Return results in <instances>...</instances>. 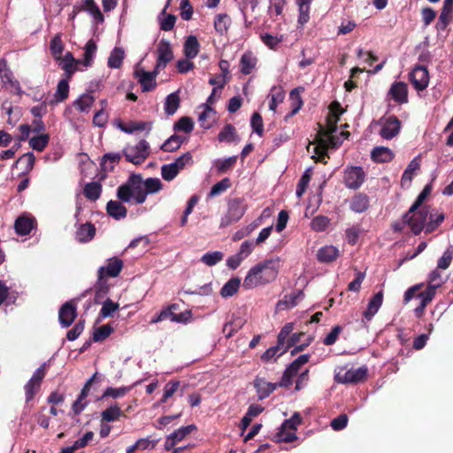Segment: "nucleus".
I'll return each mask as SVG.
<instances>
[{
	"mask_svg": "<svg viewBox=\"0 0 453 453\" xmlns=\"http://www.w3.org/2000/svg\"><path fill=\"white\" fill-rule=\"evenodd\" d=\"M280 259L278 257L261 261L252 266L245 276L242 287L253 289L273 282L280 272Z\"/></svg>",
	"mask_w": 453,
	"mask_h": 453,
	"instance_id": "nucleus-1",
	"label": "nucleus"
},
{
	"mask_svg": "<svg viewBox=\"0 0 453 453\" xmlns=\"http://www.w3.org/2000/svg\"><path fill=\"white\" fill-rule=\"evenodd\" d=\"M117 197L123 203H129L134 198L135 203H143L147 197V192L141 174L132 173L127 182L118 188Z\"/></svg>",
	"mask_w": 453,
	"mask_h": 453,
	"instance_id": "nucleus-2",
	"label": "nucleus"
},
{
	"mask_svg": "<svg viewBox=\"0 0 453 453\" xmlns=\"http://www.w3.org/2000/svg\"><path fill=\"white\" fill-rule=\"evenodd\" d=\"M247 211L243 197H234L227 201V212L220 220V227H226L240 220Z\"/></svg>",
	"mask_w": 453,
	"mask_h": 453,
	"instance_id": "nucleus-3",
	"label": "nucleus"
},
{
	"mask_svg": "<svg viewBox=\"0 0 453 453\" xmlns=\"http://www.w3.org/2000/svg\"><path fill=\"white\" fill-rule=\"evenodd\" d=\"M429 214L428 207L418 208L414 212H409V211L403 215V221L409 226L411 232L418 235L422 230L426 229V220Z\"/></svg>",
	"mask_w": 453,
	"mask_h": 453,
	"instance_id": "nucleus-4",
	"label": "nucleus"
},
{
	"mask_svg": "<svg viewBox=\"0 0 453 453\" xmlns=\"http://www.w3.org/2000/svg\"><path fill=\"white\" fill-rule=\"evenodd\" d=\"M311 358L309 354L299 356L292 363H290L285 369L279 386L282 388H288L293 383V378L297 375L302 365L307 364Z\"/></svg>",
	"mask_w": 453,
	"mask_h": 453,
	"instance_id": "nucleus-5",
	"label": "nucleus"
},
{
	"mask_svg": "<svg viewBox=\"0 0 453 453\" xmlns=\"http://www.w3.org/2000/svg\"><path fill=\"white\" fill-rule=\"evenodd\" d=\"M368 375V369L366 366H362L357 369H349L343 373L337 372L334 375V380L340 384H357L366 380Z\"/></svg>",
	"mask_w": 453,
	"mask_h": 453,
	"instance_id": "nucleus-6",
	"label": "nucleus"
},
{
	"mask_svg": "<svg viewBox=\"0 0 453 453\" xmlns=\"http://www.w3.org/2000/svg\"><path fill=\"white\" fill-rule=\"evenodd\" d=\"M344 185L349 189H358L365 182L366 174L361 166H348L343 173Z\"/></svg>",
	"mask_w": 453,
	"mask_h": 453,
	"instance_id": "nucleus-7",
	"label": "nucleus"
},
{
	"mask_svg": "<svg viewBox=\"0 0 453 453\" xmlns=\"http://www.w3.org/2000/svg\"><path fill=\"white\" fill-rule=\"evenodd\" d=\"M81 297L72 299L61 305L58 311V320L62 327L70 326L77 318V302Z\"/></svg>",
	"mask_w": 453,
	"mask_h": 453,
	"instance_id": "nucleus-8",
	"label": "nucleus"
},
{
	"mask_svg": "<svg viewBox=\"0 0 453 453\" xmlns=\"http://www.w3.org/2000/svg\"><path fill=\"white\" fill-rule=\"evenodd\" d=\"M379 123L382 126L380 135L386 140H391L400 132L401 122L395 115H391L388 118H381Z\"/></svg>",
	"mask_w": 453,
	"mask_h": 453,
	"instance_id": "nucleus-9",
	"label": "nucleus"
},
{
	"mask_svg": "<svg viewBox=\"0 0 453 453\" xmlns=\"http://www.w3.org/2000/svg\"><path fill=\"white\" fill-rule=\"evenodd\" d=\"M410 81L418 91L426 89L429 83V73L426 66L416 65L410 73Z\"/></svg>",
	"mask_w": 453,
	"mask_h": 453,
	"instance_id": "nucleus-10",
	"label": "nucleus"
},
{
	"mask_svg": "<svg viewBox=\"0 0 453 453\" xmlns=\"http://www.w3.org/2000/svg\"><path fill=\"white\" fill-rule=\"evenodd\" d=\"M157 61L158 67H166L173 59V51L171 43L166 39H161L157 48Z\"/></svg>",
	"mask_w": 453,
	"mask_h": 453,
	"instance_id": "nucleus-11",
	"label": "nucleus"
},
{
	"mask_svg": "<svg viewBox=\"0 0 453 453\" xmlns=\"http://www.w3.org/2000/svg\"><path fill=\"white\" fill-rule=\"evenodd\" d=\"M123 269V261L119 257H111L108 259L106 266H101L97 271V276L100 279L106 277L115 278L119 275Z\"/></svg>",
	"mask_w": 453,
	"mask_h": 453,
	"instance_id": "nucleus-12",
	"label": "nucleus"
},
{
	"mask_svg": "<svg viewBox=\"0 0 453 453\" xmlns=\"http://www.w3.org/2000/svg\"><path fill=\"white\" fill-rule=\"evenodd\" d=\"M195 425H189L187 426H181L180 428L175 430L170 435H168L165 439L164 448L166 451L172 450L177 442L182 441L186 436H188L192 431L196 429Z\"/></svg>",
	"mask_w": 453,
	"mask_h": 453,
	"instance_id": "nucleus-13",
	"label": "nucleus"
},
{
	"mask_svg": "<svg viewBox=\"0 0 453 453\" xmlns=\"http://www.w3.org/2000/svg\"><path fill=\"white\" fill-rule=\"evenodd\" d=\"M388 95L398 104L408 103V85L403 81H395L392 83Z\"/></svg>",
	"mask_w": 453,
	"mask_h": 453,
	"instance_id": "nucleus-14",
	"label": "nucleus"
},
{
	"mask_svg": "<svg viewBox=\"0 0 453 453\" xmlns=\"http://www.w3.org/2000/svg\"><path fill=\"white\" fill-rule=\"evenodd\" d=\"M258 399L268 397L279 386V383L267 382L264 378L257 376L253 381Z\"/></svg>",
	"mask_w": 453,
	"mask_h": 453,
	"instance_id": "nucleus-15",
	"label": "nucleus"
},
{
	"mask_svg": "<svg viewBox=\"0 0 453 453\" xmlns=\"http://www.w3.org/2000/svg\"><path fill=\"white\" fill-rule=\"evenodd\" d=\"M134 76L138 80L142 92H150L156 88V80L144 69H135Z\"/></svg>",
	"mask_w": 453,
	"mask_h": 453,
	"instance_id": "nucleus-16",
	"label": "nucleus"
},
{
	"mask_svg": "<svg viewBox=\"0 0 453 453\" xmlns=\"http://www.w3.org/2000/svg\"><path fill=\"white\" fill-rule=\"evenodd\" d=\"M0 79L3 83L9 84L11 87L16 88L18 95H21L22 90L19 84L13 79L12 72L8 66L7 61L4 58L0 59Z\"/></svg>",
	"mask_w": 453,
	"mask_h": 453,
	"instance_id": "nucleus-17",
	"label": "nucleus"
},
{
	"mask_svg": "<svg viewBox=\"0 0 453 453\" xmlns=\"http://www.w3.org/2000/svg\"><path fill=\"white\" fill-rule=\"evenodd\" d=\"M370 206L369 196L365 193H356L349 200V209L356 213H362Z\"/></svg>",
	"mask_w": 453,
	"mask_h": 453,
	"instance_id": "nucleus-18",
	"label": "nucleus"
},
{
	"mask_svg": "<svg viewBox=\"0 0 453 453\" xmlns=\"http://www.w3.org/2000/svg\"><path fill=\"white\" fill-rule=\"evenodd\" d=\"M383 291L376 293L369 301L366 310L363 312V317L366 321H370L378 312L382 305Z\"/></svg>",
	"mask_w": 453,
	"mask_h": 453,
	"instance_id": "nucleus-19",
	"label": "nucleus"
},
{
	"mask_svg": "<svg viewBox=\"0 0 453 453\" xmlns=\"http://www.w3.org/2000/svg\"><path fill=\"white\" fill-rule=\"evenodd\" d=\"M121 417L127 418V415L123 410H121L119 405L115 403L101 412V422H115L118 421Z\"/></svg>",
	"mask_w": 453,
	"mask_h": 453,
	"instance_id": "nucleus-20",
	"label": "nucleus"
},
{
	"mask_svg": "<svg viewBox=\"0 0 453 453\" xmlns=\"http://www.w3.org/2000/svg\"><path fill=\"white\" fill-rule=\"evenodd\" d=\"M96 231V227L92 223L81 224L76 230L75 238L81 243L88 242L95 237Z\"/></svg>",
	"mask_w": 453,
	"mask_h": 453,
	"instance_id": "nucleus-21",
	"label": "nucleus"
},
{
	"mask_svg": "<svg viewBox=\"0 0 453 453\" xmlns=\"http://www.w3.org/2000/svg\"><path fill=\"white\" fill-rule=\"evenodd\" d=\"M141 383H142V380H137L131 386H122L119 388L109 387L104 391V393L101 396V399H105L108 397L117 399V398L122 397L125 395H127L128 392H130L134 387H136L137 385H139Z\"/></svg>",
	"mask_w": 453,
	"mask_h": 453,
	"instance_id": "nucleus-22",
	"label": "nucleus"
},
{
	"mask_svg": "<svg viewBox=\"0 0 453 453\" xmlns=\"http://www.w3.org/2000/svg\"><path fill=\"white\" fill-rule=\"evenodd\" d=\"M303 91V87H297L290 91L289 99L291 101V111L286 116V119L293 117L302 108L303 102L301 97V93Z\"/></svg>",
	"mask_w": 453,
	"mask_h": 453,
	"instance_id": "nucleus-23",
	"label": "nucleus"
},
{
	"mask_svg": "<svg viewBox=\"0 0 453 453\" xmlns=\"http://www.w3.org/2000/svg\"><path fill=\"white\" fill-rule=\"evenodd\" d=\"M106 211L114 219L119 220L127 217V208L119 201L111 200L106 204Z\"/></svg>",
	"mask_w": 453,
	"mask_h": 453,
	"instance_id": "nucleus-24",
	"label": "nucleus"
},
{
	"mask_svg": "<svg viewBox=\"0 0 453 453\" xmlns=\"http://www.w3.org/2000/svg\"><path fill=\"white\" fill-rule=\"evenodd\" d=\"M339 257V250L336 247L326 245L320 248L317 253V258L321 263H331Z\"/></svg>",
	"mask_w": 453,
	"mask_h": 453,
	"instance_id": "nucleus-25",
	"label": "nucleus"
},
{
	"mask_svg": "<svg viewBox=\"0 0 453 453\" xmlns=\"http://www.w3.org/2000/svg\"><path fill=\"white\" fill-rule=\"evenodd\" d=\"M200 50V43L195 35H189L187 37L184 45L183 52L188 59L195 58Z\"/></svg>",
	"mask_w": 453,
	"mask_h": 453,
	"instance_id": "nucleus-26",
	"label": "nucleus"
},
{
	"mask_svg": "<svg viewBox=\"0 0 453 453\" xmlns=\"http://www.w3.org/2000/svg\"><path fill=\"white\" fill-rule=\"evenodd\" d=\"M371 158L376 163H388L394 158V153L388 147H375L371 152Z\"/></svg>",
	"mask_w": 453,
	"mask_h": 453,
	"instance_id": "nucleus-27",
	"label": "nucleus"
},
{
	"mask_svg": "<svg viewBox=\"0 0 453 453\" xmlns=\"http://www.w3.org/2000/svg\"><path fill=\"white\" fill-rule=\"evenodd\" d=\"M69 96V84L68 81L62 79L57 85V89L54 94V99L50 101V104L54 105L65 101Z\"/></svg>",
	"mask_w": 453,
	"mask_h": 453,
	"instance_id": "nucleus-28",
	"label": "nucleus"
},
{
	"mask_svg": "<svg viewBox=\"0 0 453 453\" xmlns=\"http://www.w3.org/2000/svg\"><path fill=\"white\" fill-rule=\"evenodd\" d=\"M35 220L28 217H19L14 224L15 231L19 235H27L34 228Z\"/></svg>",
	"mask_w": 453,
	"mask_h": 453,
	"instance_id": "nucleus-29",
	"label": "nucleus"
},
{
	"mask_svg": "<svg viewBox=\"0 0 453 453\" xmlns=\"http://www.w3.org/2000/svg\"><path fill=\"white\" fill-rule=\"evenodd\" d=\"M102 193V185L97 181L88 182L84 186L83 195L91 201H96Z\"/></svg>",
	"mask_w": 453,
	"mask_h": 453,
	"instance_id": "nucleus-30",
	"label": "nucleus"
},
{
	"mask_svg": "<svg viewBox=\"0 0 453 453\" xmlns=\"http://www.w3.org/2000/svg\"><path fill=\"white\" fill-rule=\"evenodd\" d=\"M184 138L179 134L170 136L160 147L163 151L173 152L179 150L184 142Z\"/></svg>",
	"mask_w": 453,
	"mask_h": 453,
	"instance_id": "nucleus-31",
	"label": "nucleus"
},
{
	"mask_svg": "<svg viewBox=\"0 0 453 453\" xmlns=\"http://www.w3.org/2000/svg\"><path fill=\"white\" fill-rule=\"evenodd\" d=\"M147 126L150 127L151 123L143 121H130L127 124L123 123L122 121L118 122V127L127 134H132L134 131H142L147 127Z\"/></svg>",
	"mask_w": 453,
	"mask_h": 453,
	"instance_id": "nucleus-32",
	"label": "nucleus"
},
{
	"mask_svg": "<svg viewBox=\"0 0 453 453\" xmlns=\"http://www.w3.org/2000/svg\"><path fill=\"white\" fill-rule=\"evenodd\" d=\"M245 324V320L241 317H234L233 319L225 324L223 333L229 338L239 331Z\"/></svg>",
	"mask_w": 453,
	"mask_h": 453,
	"instance_id": "nucleus-33",
	"label": "nucleus"
},
{
	"mask_svg": "<svg viewBox=\"0 0 453 453\" xmlns=\"http://www.w3.org/2000/svg\"><path fill=\"white\" fill-rule=\"evenodd\" d=\"M219 142H236L239 141V136L236 134V129L232 124H226L218 134Z\"/></svg>",
	"mask_w": 453,
	"mask_h": 453,
	"instance_id": "nucleus-34",
	"label": "nucleus"
},
{
	"mask_svg": "<svg viewBox=\"0 0 453 453\" xmlns=\"http://www.w3.org/2000/svg\"><path fill=\"white\" fill-rule=\"evenodd\" d=\"M256 64L257 58L253 57L252 53H244L240 60L241 72L245 75L251 73L252 70L256 66Z\"/></svg>",
	"mask_w": 453,
	"mask_h": 453,
	"instance_id": "nucleus-35",
	"label": "nucleus"
},
{
	"mask_svg": "<svg viewBox=\"0 0 453 453\" xmlns=\"http://www.w3.org/2000/svg\"><path fill=\"white\" fill-rule=\"evenodd\" d=\"M231 25V19L226 13H220L215 16L214 19V28L217 33L224 35L227 32Z\"/></svg>",
	"mask_w": 453,
	"mask_h": 453,
	"instance_id": "nucleus-36",
	"label": "nucleus"
},
{
	"mask_svg": "<svg viewBox=\"0 0 453 453\" xmlns=\"http://www.w3.org/2000/svg\"><path fill=\"white\" fill-rule=\"evenodd\" d=\"M121 159L119 153H106L103 156L101 160L102 168L104 171H113L115 165L119 164Z\"/></svg>",
	"mask_w": 453,
	"mask_h": 453,
	"instance_id": "nucleus-37",
	"label": "nucleus"
},
{
	"mask_svg": "<svg viewBox=\"0 0 453 453\" xmlns=\"http://www.w3.org/2000/svg\"><path fill=\"white\" fill-rule=\"evenodd\" d=\"M180 96L177 92L171 93L165 98V111L167 115H173L180 107Z\"/></svg>",
	"mask_w": 453,
	"mask_h": 453,
	"instance_id": "nucleus-38",
	"label": "nucleus"
},
{
	"mask_svg": "<svg viewBox=\"0 0 453 453\" xmlns=\"http://www.w3.org/2000/svg\"><path fill=\"white\" fill-rule=\"evenodd\" d=\"M241 286V280L239 278H232L220 289V295L223 297L233 296Z\"/></svg>",
	"mask_w": 453,
	"mask_h": 453,
	"instance_id": "nucleus-39",
	"label": "nucleus"
},
{
	"mask_svg": "<svg viewBox=\"0 0 453 453\" xmlns=\"http://www.w3.org/2000/svg\"><path fill=\"white\" fill-rule=\"evenodd\" d=\"M311 3V0H296V4L298 5L299 10L298 23L301 25H304L310 19Z\"/></svg>",
	"mask_w": 453,
	"mask_h": 453,
	"instance_id": "nucleus-40",
	"label": "nucleus"
},
{
	"mask_svg": "<svg viewBox=\"0 0 453 453\" xmlns=\"http://www.w3.org/2000/svg\"><path fill=\"white\" fill-rule=\"evenodd\" d=\"M83 11L88 12L97 22H104V17L95 0H84Z\"/></svg>",
	"mask_w": 453,
	"mask_h": 453,
	"instance_id": "nucleus-41",
	"label": "nucleus"
},
{
	"mask_svg": "<svg viewBox=\"0 0 453 453\" xmlns=\"http://www.w3.org/2000/svg\"><path fill=\"white\" fill-rule=\"evenodd\" d=\"M125 52L121 48H114L108 58V66L111 68H119L122 65Z\"/></svg>",
	"mask_w": 453,
	"mask_h": 453,
	"instance_id": "nucleus-42",
	"label": "nucleus"
},
{
	"mask_svg": "<svg viewBox=\"0 0 453 453\" xmlns=\"http://www.w3.org/2000/svg\"><path fill=\"white\" fill-rule=\"evenodd\" d=\"M231 185L232 183L229 178L226 177L222 179L211 187L208 194V197H214L221 195L222 193L226 192L231 187Z\"/></svg>",
	"mask_w": 453,
	"mask_h": 453,
	"instance_id": "nucleus-43",
	"label": "nucleus"
},
{
	"mask_svg": "<svg viewBox=\"0 0 453 453\" xmlns=\"http://www.w3.org/2000/svg\"><path fill=\"white\" fill-rule=\"evenodd\" d=\"M50 141V135L48 134H42L38 136H34L29 140V146L37 151H42L48 145Z\"/></svg>",
	"mask_w": 453,
	"mask_h": 453,
	"instance_id": "nucleus-44",
	"label": "nucleus"
},
{
	"mask_svg": "<svg viewBox=\"0 0 453 453\" xmlns=\"http://www.w3.org/2000/svg\"><path fill=\"white\" fill-rule=\"evenodd\" d=\"M419 167H420V164L417 160V158L412 159L403 173V176L401 179V185L404 186L406 183L411 182L412 180L414 172L416 170H418Z\"/></svg>",
	"mask_w": 453,
	"mask_h": 453,
	"instance_id": "nucleus-45",
	"label": "nucleus"
},
{
	"mask_svg": "<svg viewBox=\"0 0 453 453\" xmlns=\"http://www.w3.org/2000/svg\"><path fill=\"white\" fill-rule=\"evenodd\" d=\"M173 129L176 132H184L186 134H189L194 129V122L189 117H181L177 122L174 123Z\"/></svg>",
	"mask_w": 453,
	"mask_h": 453,
	"instance_id": "nucleus-46",
	"label": "nucleus"
},
{
	"mask_svg": "<svg viewBox=\"0 0 453 453\" xmlns=\"http://www.w3.org/2000/svg\"><path fill=\"white\" fill-rule=\"evenodd\" d=\"M113 330V327L109 324L99 326L95 329L92 341L95 342H103L111 335Z\"/></svg>",
	"mask_w": 453,
	"mask_h": 453,
	"instance_id": "nucleus-47",
	"label": "nucleus"
},
{
	"mask_svg": "<svg viewBox=\"0 0 453 453\" xmlns=\"http://www.w3.org/2000/svg\"><path fill=\"white\" fill-rule=\"evenodd\" d=\"M95 302L99 303L101 299H103L109 291V285L105 279H100L97 277V281L95 285Z\"/></svg>",
	"mask_w": 453,
	"mask_h": 453,
	"instance_id": "nucleus-48",
	"label": "nucleus"
},
{
	"mask_svg": "<svg viewBox=\"0 0 453 453\" xmlns=\"http://www.w3.org/2000/svg\"><path fill=\"white\" fill-rule=\"evenodd\" d=\"M326 142L323 138L319 137V143L314 146V154L312 158L316 162L326 163L325 158L327 157V146L325 144Z\"/></svg>",
	"mask_w": 453,
	"mask_h": 453,
	"instance_id": "nucleus-49",
	"label": "nucleus"
},
{
	"mask_svg": "<svg viewBox=\"0 0 453 453\" xmlns=\"http://www.w3.org/2000/svg\"><path fill=\"white\" fill-rule=\"evenodd\" d=\"M94 97L88 94H83L75 102L74 105L80 111H88L94 104Z\"/></svg>",
	"mask_w": 453,
	"mask_h": 453,
	"instance_id": "nucleus-50",
	"label": "nucleus"
},
{
	"mask_svg": "<svg viewBox=\"0 0 453 453\" xmlns=\"http://www.w3.org/2000/svg\"><path fill=\"white\" fill-rule=\"evenodd\" d=\"M429 215V221L426 225V233L430 234L434 232L444 220L445 215L444 213H439L434 215L432 213Z\"/></svg>",
	"mask_w": 453,
	"mask_h": 453,
	"instance_id": "nucleus-51",
	"label": "nucleus"
},
{
	"mask_svg": "<svg viewBox=\"0 0 453 453\" xmlns=\"http://www.w3.org/2000/svg\"><path fill=\"white\" fill-rule=\"evenodd\" d=\"M35 157L32 152H27L18 158L16 165H24L23 173L30 172L35 165Z\"/></svg>",
	"mask_w": 453,
	"mask_h": 453,
	"instance_id": "nucleus-52",
	"label": "nucleus"
},
{
	"mask_svg": "<svg viewBox=\"0 0 453 453\" xmlns=\"http://www.w3.org/2000/svg\"><path fill=\"white\" fill-rule=\"evenodd\" d=\"M223 253L221 251L208 252L202 256L201 262L208 266H213L223 259Z\"/></svg>",
	"mask_w": 453,
	"mask_h": 453,
	"instance_id": "nucleus-53",
	"label": "nucleus"
},
{
	"mask_svg": "<svg viewBox=\"0 0 453 453\" xmlns=\"http://www.w3.org/2000/svg\"><path fill=\"white\" fill-rule=\"evenodd\" d=\"M285 94L281 88L273 87L272 88L271 102L269 109L273 111H276L278 104L281 103L284 99Z\"/></svg>",
	"mask_w": 453,
	"mask_h": 453,
	"instance_id": "nucleus-54",
	"label": "nucleus"
},
{
	"mask_svg": "<svg viewBox=\"0 0 453 453\" xmlns=\"http://www.w3.org/2000/svg\"><path fill=\"white\" fill-rule=\"evenodd\" d=\"M432 192V186L430 184H427L425 186L421 193L418 196L417 199L413 203V204L410 207L409 212H414L418 208H420L423 202L426 199V197L431 194Z\"/></svg>",
	"mask_w": 453,
	"mask_h": 453,
	"instance_id": "nucleus-55",
	"label": "nucleus"
},
{
	"mask_svg": "<svg viewBox=\"0 0 453 453\" xmlns=\"http://www.w3.org/2000/svg\"><path fill=\"white\" fill-rule=\"evenodd\" d=\"M329 223L330 220L326 216L319 215L311 220V226L316 232H322L327 228Z\"/></svg>",
	"mask_w": 453,
	"mask_h": 453,
	"instance_id": "nucleus-56",
	"label": "nucleus"
},
{
	"mask_svg": "<svg viewBox=\"0 0 453 453\" xmlns=\"http://www.w3.org/2000/svg\"><path fill=\"white\" fill-rule=\"evenodd\" d=\"M50 49L51 54L58 58L64 50V44L62 42L61 35L59 34L56 35L50 41Z\"/></svg>",
	"mask_w": 453,
	"mask_h": 453,
	"instance_id": "nucleus-57",
	"label": "nucleus"
},
{
	"mask_svg": "<svg viewBox=\"0 0 453 453\" xmlns=\"http://www.w3.org/2000/svg\"><path fill=\"white\" fill-rule=\"evenodd\" d=\"M237 160V157L233 156L224 160H218L215 164L219 173H224L233 168Z\"/></svg>",
	"mask_w": 453,
	"mask_h": 453,
	"instance_id": "nucleus-58",
	"label": "nucleus"
},
{
	"mask_svg": "<svg viewBox=\"0 0 453 453\" xmlns=\"http://www.w3.org/2000/svg\"><path fill=\"white\" fill-rule=\"evenodd\" d=\"M123 155L127 162L133 163L134 165H138L144 162V157L139 156L131 147L124 149Z\"/></svg>",
	"mask_w": 453,
	"mask_h": 453,
	"instance_id": "nucleus-59",
	"label": "nucleus"
},
{
	"mask_svg": "<svg viewBox=\"0 0 453 453\" xmlns=\"http://www.w3.org/2000/svg\"><path fill=\"white\" fill-rule=\"evenodd\" d=\"M180 172L177 170L176 166L171 163L167 165H164L161 167V175L162 178L166 181L173 180Z\"/></svg>",
	"mask_w": 453,
	"mask_h": 453,
	"instance_id": "nucleus-60",
	"label": "nucleus"
},
{
	"mask_svg": "<svg viewBox=\"0 0 453 453\" xmlns=\"http://www.w3.org/2000/svg\"><path fill=\"white\" fill-rule=\"evenodd\" d=\"M119 303H113L111 299L108 298L106 301L103 303V306L100 311V315L103 318L112 317L113 312L119 310Z\"/></svg>",
	"mask_w": 453,
	"mask_h": 453,
	"instance_id": "nucleus-61",
	"label": "nucleus"
},
{
	"mask_svg": "<svg viewBox=\"0 0 453 453\" xmlns=\"http://www.w3.org/2000/svg\"><path fill=\"white\" fill-rule=\"evenodd\" d=\"M143 185L147 195L157 193L162 189V182L157 178H148L143 181Z\"/></svg>",
	"mask_w": 453,
	"mask_h": 453,
	"instance_id": "nucleus-62",
	"label": "nucleus"
},
{
	"mask_svg": "<svg viewBox=\"0 0 453 453\" xmlns=\"http://www.w3.org/2000/svg\"><path fill=\"white\" fill-rule=\"evenodd\" d=\"M193 163V157L190 152L182 154L180 157H177L174 162H173L179 172L188 165H192Z\"/></svg>",
	"mask_w": 453,
	"mask_h": 453,
	"instance_id": "nucleus-63",
	"label": "nucleus"
},
{
	"mask_svg": "<svg viewBox=\"0 0 453 453\" xmlns=\"http://www.w3.org/2000/svg\"><path fill=\"white\" fill-rule=\"evenodd\" d=\"M286 0H270V5L268 8L269 15L273 16H280L283 13V9L286 5Z\"/></svg>",
	"mask_w": 453,
	"mask_h": 453,
	"instance_id": "nucleus-64",
	"label": "nucleus"
}]
</instances>
